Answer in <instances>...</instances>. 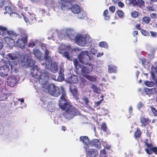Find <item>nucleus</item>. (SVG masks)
Returning a JSON list of instances; mask_svg holds the SVG:
<instances>
[{"mask_svg":"<svg viewBox=\"0 0 157 157\" xmlns=\"http://www.w3.org/2000/svg\"><path fill=\"white\" fill-rule=\"evenodd\" d=\"M7 33L11 37L13 36H17L18 35V34L12 30H7Z\"/></svg>","mask_w":157,"mask_h":157,"instance_id":"obj_37","label":"nucleus"},{"mask_svg":"<svg viewBox=\"0 0 157 157\" xmlns=\"http://www.w3.org/2000/svg\"><path fill=\"white\" fill-rule=\"evenodd\" d=\"M39 42V41L37 40H35L30 41L28 44V47H29L33 48L36 45H37V43Z\"/></svg>","mask_w":157,"mask_h":157,"instance_id":"obj_32","label":"nucleus"},{"mask_svg":"<svg viewBox=\"0 0 157 157\" xmlns=\"http://www.w3.org/2000/svg\"><path fill=\"white\" fill-rule=\"evenodd\" d=\"M71 49L70 45H66L63 44H61L59 48V52L60 54H62L63 52L65 51H69Z\"/></svg>","mask_w":157,"mask_h":157,"instance_id":"obj_22","label":"nucleus"},{"mask_svg":"<svg viewBox=\"0 0 157 157\" xmlns=\"http://www.w3.org/2000/svg\"><path fill=\"white\" fill-rule=\"evenodd\" d=\"M140 131L138 129H137V131L135 133V135L136 137H139L141 135Z\"/></svg>","mask_w":157,"mask_h":157,"instance_id":"obj_49","label":"nucleus"},{"mask_svg":"<svg viewBox=\"0 0 157 157\" xmlns=\"http://www.w3.org/2000/svg\"><path fill=\"white\" fill-rule=\"evenodd\" d=\"M151 110L154 115L155 116L157 115V111L156 109L153 107H151Z\"/></svg>","mask_w":157,"mask_h":157,"instance_id":"obj_56","label":"nucleus"},{"mask_svg":"<svg viewBox=\"0 0 157 157\" xmlns=\"http://www.w3.org/2000/svg\"><path fill=\"white\" fill-rule=\"evenodd\" d=\"M102 145L105 148H106L107 149H109L110 147V146L107 144V142H104L102 141Z\"/></svg>","mask_w":157,"mask_h":157,"instance_id":"obj_52","label":"nucleus"},{"mask_svg":"<svg viewBox=\"0 0 157 157\" xmlns=\"http://www.w3.org/2000/svg\"><path fill=\"white\" fill-rule=\"evenodd\" d=\"M4 40L8 45H10L14 43V41L13 39L10 36L4 37Z\"/></svg>","mask_w":157,"mask_h":157,"instance_id":"obj_26","label":"nucleus"},{"mask_svg":"<svg viewBox=\"0 0 157 157\" xmlns=\"http://www.w3.org/2000/svg\"><path fill=\"white\" fill-rule=\"evenodd\" d=\"M21 16H22V17H23L24 18V20L25 21V22L27 24L28 23H29V24L30 23V22L29 21V20L26 17H25L24 14H21Z\"/></svg>","mask_w":157,"mask_h":157,"instance_id":"obj_59","label":"nucleus"},{"mask_svg":"<svg viewBox=\"0 0 157 157\" xmlns=\"http://www.w3.org/2000/svg\"><path fill=\"white\" fill-rule=\"evenodd\" d=\"M117 13L118 16L121 18H123L124 17V13L122 11L119 10H118L117 11Z\"/></svg>","mask_w":157,"mask_h":157,"instance_id":"obj_43","label":"nucleus"},{"mask_svg":"<svg viewBox=\"0 0 157 157\" xmlns=\"http://www.w3.org/2000/svg\"><path fill=\"white\" fill-rule=\"evenodd\" d=\"M64 74H59L58 77L57 78V81L59 82H62L64 79Z\"/></svg>","mask_w":157,"mask_h":157,"instance_id":"obj_40","label":"nucleus"},{"mask_svg":"<svg viewBox=\"0 0 157 157\" xmlns=\"http://www.w3.org/2000/svg\"><path fill=\"white\" fill-rule=\"evenodd\" d=\"M33 54L37 59L42 60L44 58L40 50L36 47L33 49Z\"/></svg>","mask_w":157,"mask_h":157,"instance_id":"obj_19","label":"nucleus"},{"mask_svg":"<svg viewBox=\"0 0 157 157\" xmlns=\"http://www.w3.org/2000/svg\"><path fill=\"white\" fill-rule=\"evenodd\" d=\"M101 128L105 132L107 128L106 125L105 123H103L101 126Z\"/></svg>","mask_w":157,"mask_h":157,"instance_id":"obj_50","label":"nucleus"},{"mask_svg":"<svg viewBox=\"0 0 157 157\" xmlns=\"http://www.w3.org/2000/svg\"><path fill=\"white\" fill-rule=\"evenodd\" d=\"M17 80L14 76H13L11 78H9L7 81V84L11 87H13L17 82Z\"/></svg>","mask_w":157,"mask_h":157,"instance_id":"obj_20","label":"nucleus"},{"mask_svg":"<svg viewBox=\"0 0 157 157\" xmlns=\"http://www.w3.org/2000/svg\"><path fill=\"white\" fill-rule=\"evenodd\" d=\"M147 141L148 140H146L144 141L145 144L146 145L147 147L149 148L145 149V151H146L147 153L148 154H151L152 153V152H153L156 154V153L157 152V147H152L151 144H148L147 143Z\"/></svg>","mask_w":157,"mask_h":157,"instance_id":"obj_14","label":"nucleus"},{"mask_svg":"<svg viewBox=\"0 0 157 157\" xmlns=\"http://www.w3.org/2000/svg\"><path fill=\"white\" fill-rule=\"evenodd\" d=\"M108 71L109 73H116L117 72V67L113 64L109 65L108 66Z\"/></svg>","mask_w":157,"mask_h":157,"instance_id":"obj_24","label":"nucleus"},{"mask_svg":"<svg viewBox=\"0 0 157 157\" xmlns=\"http://www.w3.org/2000/svg\"><path fill=\"white\" fill-rule=\"evenodd\" d=\"M140 121L142 123L141 125L144 126L146 125L149 122V120L147 118L144 117L140 118Z\"/></svg>","mask_w":157,"mask_h":157,"instance_id":"obj_33","label":"nucleus"},{"mask_svg":"<svg viewBox=\"0 0 157 157\" xmlns=\"http://www.w3.org/2000/svg\"><path fill=\"white\" fill-rule=\"evenodd\" d=\"M35 62L27 56H25L21 61V66L24 67H31L34 65Z\"/></svg>","mask_w":157,"mask_h":157,"instance_id":"obj_10","label":"nucleus"},{"mask_svg":"<svg viewBox=\"0 0 157 157\" xmlns=\"http://www.w3.org/2000/svg\"><path fill=\"white\" fill-rule=\"evenodd\" d=\"M138 15V13L136 11H134L132 12L131 14L132 16L134 18H136L137 17Z\"/></svg>","mask_w":157,"mask_h":157,"instance_id":"obj_53","label":"nucleus"},{"mask_svg":"<svg viewBox=\"0 0 157 157\" xmlns=\"http://www.w3.org/2000/svg\"><path fill=\"white\" fill-rule=\"evenodd\" d=\"M93 66L92 64H90L87 67L84 66L82 65L79 69L77 71H81L82 75L83 76L84 75H87L86 74H89L92 72L93 69Z\"/></svg>","mask_w":157,"mask_h":157,"instance_id":"obj_13","label":"nucleus"},{"mask_svg":"<svg viewBox=\"0 0 157 157\" xmlns=\"http://www.w3.org/2000/svg\"><path fill=\"white\" fill-rule=\"evenodd\" d=\"M75 41L76 44L79 46L84 47L91 43L92 41V39L88 34H79L76 36Z\"/></svg>","mask_w":157,"mask_h":157,"instance_id":"obj_5","label":"nucleus"},{"mask_svg":"<svg viewBox=\"0 0 157 157\" xmlns=\"http://www.w3.org/2000/svg\"><path fill=\"white\" fill-rule=\"evenodd\" d=\"M141 32L142 34L145 36H148L149 35V33L147 31L141 29Z\"/></svg>","mask_w":157,"mask_h":157,"instance_id":"obj_48","label":"nucleus"},{"mask_svg":"<svg viewBox=\"0 0 157 157\" xmlns=\"http://www.w3.org/2000/svg\"><path fill=\"white\" fill-rule=\"evenodd\" d=\"M101 113L103 115H106L108 114L109 112L107 110L102 108L101 109Z\"/></svg>","mask_w":157,"mask_h":157,"instance_id":"obj_51","label":"nucleus"},{"mask_svg":"<svg viewBox=\"0 0 157 157\" xmlns=\"http://www.w3.org/2000/svg\"><path fill=\"white\" fill-rule=\"evenodd\" d=\"M28 39V36L26 33H22L19 36L17 40L15 42V45L17 47L21 48H25V44Z\"/></svg>","mask_w":157,"mask_h":157,"instance_id":"obj_9","label":"nucleus"},{"mask_svg":"<svg viewBox=\"0 0 157 157\" xmlns=\"http://www.w3.org/2000/svg\"><path fill=\"white\" fill-rule=\"evenodd\" d=\"M89 55L91 56V54H92L93 55H95L97 52L96 50L94 48H92L90 51H88Z\"/></svg>","mask_w":157,"mask_h":157,"instance_id":"obj_46","label":"nucleus"},{"mask_svg":"<svg viewBox=\"0 0 157 157\" xmlns=\"http://www.w3.org/2000/svg\"><path fill=\"white\" fill-rule=\"evenodd\" d=\"M75 0H73L71 2V6L70 8L66 10H63V11H66L67 10L71 9L72 12L74 14H78L81 10L80 7L77 4H75L72 6V3L74 2Z\"/></svg>","mask_w":157,"mask_h":157,"instance_id":"obj_15","label":"nucleus"},{"mask_svg":"<svg viewBox=\"0 0 157 157\" xmlns=\"http://www.w3.org/2000/svg\"><path fill=\"white\" fill-rule=\"evenodd\" d=\"M67 81L68 82L71 83H77L78 81L77 76L75 75H72L69 77Z\"/></svg>","mask_w":157,"mask_h":157,"instance_id":"obj_23","label":"nucleus"},{"mask_svg":"<svg viewBox=\"0 0 157 157\" xmlns=\"http://www.w3.org/2000/svg\"><path fill=\"white\" fill-rule=\"evenodd\" d=\"M144 105L143 103L141 102H139L137 105V107L138 109H141Z\"/></svg>","mask_w":157,"mask_h":157,"instance_id":"obj_54","label":"nucleus"},{"mask_svg":"<svg viewBox=\"0 0 157 157\" xmlns=\"http://www.w3.org/2000/svg\"><path fill=\"white\" fill-rule=\"evenodd\" d=\"M103 15L104 16V18L105 20H108L109 19L110 15L107 10H106L104 11Z\"/></svg>","mask_w":157,"mask_h":157,"instance_id":"obj_35","label":"nucleus"},{"mask_svg":"<svg viewBox=\"0 0 157 157\" xmlns=\"http://www.w3.org/2000/svg\"><path fill=\"white\" fill-rule=\"evenodd\" d=\"M145 84L149 87L153 86L154 85V83L152 82L146 81L144 82Z\"/></svg>","mask_w":157,"mask_h":157,"instance_id":"obj_45","label":"nucleus"},{"mask_svg":"<svg viewBox=\"0 0 157 157\" xmlns=\"http://www.w3.org/2000/svg\"><path fill=\"white\" fill-rule=\"evenodd\" d=\"M86 151V154L90 157H95L98 154L97 151L95 149H88L86 148L85 149Z\"/></svg>","mask_w":157,"mask_h":157,"instance_id":"obj_16","label":"nucleus"},{"mask_svg":"<svg viewBox=\"0 0 157 157\" xmlns=\"http://www.w3.org/2000/svg\"><path fill=\"white\" fill-rule=\"evenodd\" d=\"M5 90L3 89L2 91L0 92V100L5 101L7 98L8 95L6 93L3 92Z\"/></svg>","mask_w":157,"mask_h":157,"instance_id":"obj_27","label":"nucleus"},{"mask_svg":"<svg viewBox=\"0 0 157 157\" xmlns=\"http://www.w3.org/2000/svg\"><path fill=\"white\" fill-rule=\"evenodd\" d=\"M78 18L79 19H83L85 18L86 16L85 11L81 10L80 12L78 13Z\"/></svg>","mask_w":157,"mask_h":157,"instance_id":"obj_34","label":"nucleus"},{"mask_svg":"<svg viewBox=\"0 0 157 157\" xmlns=\"http://www.w3.org/2000/svg\"><path fill=\"white\" fill-rule=\"evenodd\" d=\"M91 88L93 89L94 91L97 94H98L99 92V90L98 88L94 84H92L91 86Z\"/></svg>","mask_w":157,"mask_h":157,"instance_id":"obj_41","label":"nucleus"},{"mask_svg":"<svg viewBox=\"0 0 157 157\" xmlns=\"http://www.w3.org/2000/svg\"><path fill=\"white\" fill-rule=\"evenodd\" d=\"M42 90L44 91H48L51 95L54 97H58L60 94V90L59 88L53 84L45 85Z\"/></svg>","mask_w":157,"mask_h":157,"instance_id":"obj_6","label":"nucleus"},{"mask_svg":"<svg viewBox=\"0 0 157 157\" xmlns=\"http://www.w3.org/2000/svg\"><path fill=\"white\" fill-rule=\"evenodd\" d=\"M75 31L74 30L70 28L66 29L64 32V34L62 33L59 35V38L60 39L67 37L70 40H72L74 38Z\"/></svg>","mask_w":157,"mask_h":157,"instance_id":"obj_11","label":"nucleus"},{"mask_svg":"<svg viewBox=\"0 0 157 157\" xmlns=\"http://www.w3.org/2000/svg\"><path fill=\"white\" fill-rule=\"evenodd\" d=\"M82 100L86 104H87L89 102L88 99L86 98H83Z\"/></svg>","mask_w":157,"mask_h":157,"instance_id":"obj_64","label":"nucleus"},{"mask_svg":"<svg viewBox=\"0 0 157 157\" xmlns=\"http://www.w3.org/2000/svg\"><path fill=\"white\" fill-rule=\"evenodd\" d=\"M30 75L33 78L38 80L40 84L43 85V89L44 88L43 86L48 85L47 84L49 79L47 73L44 71H41L37 66H34L33 67L31 70Z\"/></svg>","mask_w":157,"mask_h":157,"instance_id":"obj_3","label":"nucleus"},{"mask_svg":"<svg viewBox=\"0 0 157 157\" xmlns=\"http://www.w3.org/2000/svg\"><path fill=\"white\" fill-rule=\"evenodd\" d=\"M90 145L96 148H98L99 149L101 148V143L98 139H94L92 140L90 142Z\"/></svg>","mask_w":157,"mask_h":157,"instance_id":"obj_21","label":"nucleus"},{"mask_svg":"<svg viewBox=\"0 0 157 157\" xmlns=\"http://www.w3.org/2000/svg\"><path fill=\"white\" fill-rule=\"evenodd\" d=\"M73 0H60L58 2L57 6L59 9L66 10L70 8L71 2ZM56 1L55 0H44V4L48 7H53L55 6Z\"/></svg>","mask_w":157,"mask_h":157,"instance_id":"obj_4","label":"nucleus"},{"mask_svg":"<svg viewBox=\"0 0 157 157\" xmlns=\"http://www.w3.org/2000/svg\"><path fill=\"white\" fill-rule=\"evenodd\" d=\"M99 157H107L106 153L104 149L100 151Z\"/></svg>","mask_w":157,"mask_h":157,"instance_id":"obj_42","label":"nucleus"},{"mask_svg":"<svg viewBox=\"0 0 157 157\" xmlns=\"http://www.w3.org/2000/svg\"><path fill=\"white\" fill-rule=\"evenodd\" d=\"M7 56L12 60V63L7 58L4 57L2 59L1 63L5 64L0 67V74L2 76L7 75V73L9 71V66L12 69L14 65L19 63V59L15 54L10 53L7 54Z\"/></svg>","mask_w":157,"mask_h":157,"instance_id":"obj_2","label":"nucleus"},{"mask_svg":"<svg viewBox=\"0 0 157 157\" xmlns=\"http://www.w3.org/2000/svg\"><path fill=\"white\" fill-rule=\"evenodd\" d=\"M61 95L59 100V105L63 110H65L63 113L65 117L68 119L72 118L75 116L80 115V113L76 108L71 105L69 101L67 100L66 94L63 86H61Z\"/></svg>","mask_w":157,"mask_h":157,"instance_id":"obj_1","label":"nucleus"},{"mask_svg":"<svg viewBox=\"0 0 157 157\" xmlns=\"http://www.w3.org/2000/svg\"><path fill=\"white\" fill-rule=\"evenodd\" d=\"M150 33H151V36L153 37H156L157 36V33L156 32H153L152 31H151Z\"/></svg>","mask_w":157,"mask_h":157,"instance_id":"obj_62","label":"nucleus"},{"mask_svg":"<svg viewBox=\"0 0 157 157\" xmlns=\"http://www.w3.org/2000/svg\"><path fill=\"white\" fill-rule=\"evenodd\" d=\"M103 100V99H101L100 100L95 102V106L98 107L100 104L101 103L102 101Z\"/></svg>","mask_w":157,"mask_h":157,"instance_id":"obj_55","label":"nucleus"},{"mask_svg":"<svg viewBox=\"0 0 157 157\" xmlns=\"http://www.w3.org/2000/svg\"><path fill=\"white\" fill-rule=\"evenodd\" d=\"M83 77L91 82H95L97 80V77L96 76L84 75Z\"/></svg>","mask_w":157,"mask_h":157,"instance_id":"obj_28","label":"nucleus"},{"mask_svg":"<svg viewBox=\"0 0 157 157\" xmlns=\"http://www.w3.org/2000/svg\"><path fill=\"white\" fill-rule=\"evenodd\" d=\"M6 11L4 12L5 14L8 13L11 16H13L20 18H21V16L14 12H12V10L10 7L6 6L5 8Z\"/></svg>","mask_w":157,"mask_h":157,"instance_id":"obj_18","label":"nucleus"},{"mask_svg":"<svg viewBox=\"0 0 157 157\" xmlns=\"http://www.w3.org/2000/svg\"><path fill=\"white\" fill-rule=\"evenodd\" d=\"M17 6L21 9H23V6L22 3L21 2H19L17 4Z\"/></svg>","mask_w":157,"mask_h":157,"instance_id":"obj_60","label":"nucleus"},{"mask_svg":"<svg viewBox=\"0 0 157 157\" xmlns=\"http://www.w3.org/2000/svg\"><path fill=\"white\" fill-rule=\"evenodd\" d=\"M63 55V56L66 58L67 59H70L71 57L69 55V53L66 52H63L62 54H61Z\"/></svg>","mask_w":157,"mask_h":157,"instance_id":"obj_39","label":"nucleus"},{"mask_svg":"<svg viewBox=\"0 0 157 157\" xmlns=\"http://www.w3.org/2000/svg\"><path fill=\"white\" fill-rule=\"evenodd\" d=\"M12 135L11 134H8L6 136V138L8 140H11L12 139Z\"/></svg>","mask_w":157,"mask_h":157,"instance_id":"obj_58","label":"nucleus"},{"mask_svg":"<svg viewBox=\"0 0 157 157\" xmlns=\"http://www.w3.org/2000/svg\"><path fill=\"white\" fill-rule=\"evenodd\" d=\"M78 58L79 61L82 63L87 64L90 61L93 59L92 56L89 55V52L87 51H82L78 55Z\"/></svg>","mask_w":157,"mask_h":157,"instance_id":"obj_7","label":"nucleus"},{"mask_svg":"<svg viewBox=\"0 0 157 157\" xmlns=\"http://www.w3.org/2000/svg\"><path fill=\"white\" fill-rule=\"evenodd\" d=\"M109 10L111 11L112 13L114 12L115 11V8L114 6H110L109 7Z\"/></svg>","mask_w":157,"mask_h":157,"instance_id":"obj_57","label":"nucleus"},{"mask_svg":"<svg viewBox=\"0 0 157 157\" xmlns=\"http://www.w3.org/2000/svg\"><path fill=\"white\" fill-rule=\"evenodd\" d=\"M46 98H40V104L43 107L47 109L48 110L53 112L54 110V107L52 105L51 102H47Z\"/></svg>","mask_w":157,"mask_h":157,"instance_id":"obj_12","label":"nucleus"},{"mask_svg":"<svg viewBox=\"0 0 157 157\" xmlns=\"http://www.w3.org/2000/svg\"><path fill=\"white\" fill-rule=\"evenodd\" d=\"M41 49L44 51L45 53L44 58L45 59V62L41 64L43 65H45L46 68H49L50 63L52 61L51 57L49 56V52L48 50V47L45 44H41Z\"/></svg>","mask_w":157,"mask_h":157,"instance_id":"obj_8","label":"nucleus"},{"mask_svg":"<svg viewBox=\"0 0 157 157\" xmlns=\"http://www.w3.org/2000/svg\"><path fill=\"white\" fill-rule=\"evenodd\" d=\"M29 17L30 20L32 21V23H34L36 21V16L34 14L30 15Z\"/></svg>","mask_w":157,"mask_h":157,"instance_id":"obj_44","label":"nucleus"},{"mask_svg":"<svg viewBox=\"0 0 157 157\" xmlns=\"http://www.w3.org/2000/svg\"><path fill=\"white\" fill-rule=\"evenodd\" d=\"M7 34V29L5 27L0 26V35L4 36Z\"/></svg>","mask_w":157,"mask_h":157,"instance_id":"obj_31","label":"nucleus"},{"mask_svg":"<svg viewBox=\"0 0 157 157\" xmlns=\"http://www.w3.org/2000/svg\"><path fill=\"white\" fill-rule=\"evenodd\" d=\"M137 2L142 6H144V2L142 0H137Z\"/></svg>","mask_w":157,"mask_h":157,"instance_id":"obj_61","label":"nucleus"},{"mask_svg":"<svg viewBox=\"0 0 157 157\" xmlns=\"http://www.w3.org/2000/svg\"><path fill=\"white\" fill-rule=\"evenodd\" d=\"M70 90L71 93L73 94V96H74L76 99L77 100L78 96L77 89L75 87L71 86L70 87Z\"/></svg>","mask_w":157,"mask_h":157,"instance_id":"obj_29","label":"nucleus"},{"mask_svg":"<svg viewBox=\"0 0 157 157\" xmlns=\"http://www.w3.org/2000/svg\"><path fill=\"white\" fill-rule=\"evenodd\" d=\"M50 70L53 73H56L57 72L58 69V64L55 62H52L50 66Z\"/></svg>","mask_w":157,"mask_h":157,"instance_id":"obj_25","label":"nucleus"},{"mask_svg":"<svg viewBox=\"0 0 157 157\" xmlns=\"http://www.w3.org/2000/svg\"><path fill=\"white\" fill-rule=\"evenodd\" d=\"M98 45L101 48H108V45L105 41L100 42L99 43Z\"/></svg>","mask_w":157,"mask_h":157,"instance_id":"obj_36","label":"nucleus"},{"mask_svg":"<svg viewBox=\"0 0 157 157\" xmlns=\"http://www.w3.org/2000/svg\"><path fill=\"white\" fill-rule=\"evenodd\" d=\"M145 91L147 94H154L156 93V90L155 88L151 89L145 88Z\"/></svg>","mask_w":157,"mask_h":157,"instance_id":"obj_30","label":"nucleus"},{"mask_svg":"<svg viewBox=\"0 0 157 157\" xmlns=\"http://www.w3.org/2000/svg\"><path fill=\"white\" fill-rule=\"evenodd\" d=\"M129 1L130 3H132L133 5H135L137 3L136 0H129Z\"/></svg>","mask_w":157,"mask_h":157,"instance_id":"obj_63","label":"nucleus"},{"mask_svg":"<svg viewBox=\"0 0 157 157\" xmlns=\"http://www.w3.org/2000/svg\"><path fill=\"white\" fill-rule=\"evenodd\" d=\"M80 141L83 144L84 147L85 149L88 148L90 146V142L87 136H80Z\"/></svg>","mask_w":157,"mask_h":157,"instance_id":"obj_17","label":"nucleus"},{"mask_svg":"<svg viewBox=\"0 0 157 157\" xmlns=\"http://www.w3.org/2000/svg\"><path fill=\"white\" fill-rule=\"evenodd\" d=\"M150 20V18L149 17H146L143 18V21L145 23H148Z\"/></svg>","mask_w":157,"mask_h":157,"instance_id":"obj_47","label":"nucleus"},{"mask_svg":"<svg viewBox=\"0 0 157 157\" xmlns=\"http://www.w3.org/2000/svg\"><path fill=\"white\" fill-rule=\"evenodd\" d=\"M73 62L75 66V68L76 70L78 71V69H79V68L82 65L79 63L77 59H74Z\"/></svg>","mask_w":157,"mask_h":157,"instance_id":"obj_38","label":"nucleus"}]
</instances>
